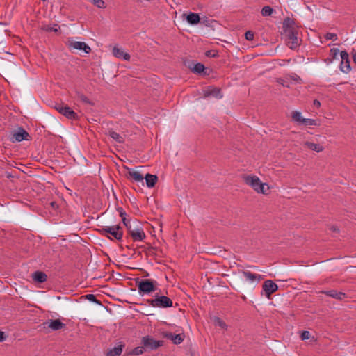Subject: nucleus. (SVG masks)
I'll use <instances>...</instances> for the list:
<instances>
[{"label": "nucleus", "instance_id": "412c9836", "mask_svg": "<svg viewBox=\"0 0 356 356\" xmlns=\"http://www.w3.org/2000/svg\"><path fill=\"white\" fill-rule=\"evenodd\" d=\"M145 179L146 181V185L149 188L154 187L158 180V177L156 175L151 174H147L145 177Z\"/></svg>", "mask_w": 356, "mask_h": 356}, {"label": "nucleus", "instance_id": "6ab92c4d", "mask_svg": "<svg viewBox=\"0 0 356 356\" xmlns=\"http://www.w3.org/2000/svg\"><path fill=\"white\" fill-rule=\"evenodd\" d=\"M323 293L326 294L328 296H330L333 298L337 299V300H343L346 297V294L341 291H337L335 290H330L327 291H323Z\"/></svg>", "mask_w": 356, "mask_h": 356}, {"label": "nucleus", "instance_id": "6e6552de", "mask_svg": "<svg viewBox=\"0 0 356 356\" xmlns=\"http://www.w3.org/2000/svg\"><path fill=\"white\" fill-rule=\"evenodd\" d=\"M69 49L83 51L86 54H89L91 51L90 47L83 42L74 41L72 38H70L66 42Z\"/></svg>", "mask_w": 356, "mask_h": 356}, {"label": "nucleus", "instance_id": "a211bd4d", "mask_svg": "<svg viewBox=\"0 0 356 356\" xmlns=\"http://www.w3.org/2000/svg\"><path fill=\"white\" fill-rule=\"evenodd\" d=\"M242 274L246 280L250 282H259L261 280V275L252 273L250 271H243Z\"/></svg>", "mask_w": 356, "mask_h": 356}, {"label": "nucleus", "instance_id": "49530a36", "mask_svg": "<svg viewBox=\"0 0 356 356\" xmlns=\"http://www.w3.org/2000/svg\"><path fill=\"white\" fill-rule=\"evenodd\" d=\"M292 79L296 81L300 80V78L296 75V74H294L293 76H292Z\"/></svg>", "mask_w": 356, "mask_h": 356}, {"label": "nucleus", "instance_id": "aec40b11", "mask_svg": "<svg viewBox=\"0 0 356 356\" xmlns=\"http://www.w3.org/2000/svg\"><path fill=\"white\" fill-rule=\"evenodd\" d=\"M129 177L136 182H141L143 184V176L138 171L129 170L128 172Z\"/></svg>", "mask_w": 356, "mask_h": 356}, {"label": "nucleus", "instance_id": "a878e982", "mask_svg": "<svg viewBox=\"0 0 356 356\" xmlns=\"http://www.w3.org/2000/svg\"><path fill=\"white\" fill-rule=\"evenodd\" d=\"M118 211H119V214H120V216L122 218V220L123 222V224L126 226V227L127 226H129V225H130L131 223H132L130 220L127 219L126 218L127 216V213L126 212L122 209H118Z\"/></svg>", "mask_w": 356, "mask_h": 356}, {"label": "nucleus", "instance_id": "c85d7f7f", "mask_svg": "<svg viewBox=\"0 0 356 356\" xmlns=\"http://www.w3.org/2000/svg\"><path fill=\"white\" fill-rule=\"evenodd\" d=\"M92 3L95 6L99 8H104L106 7L105 2L103 0H88Z\"/></svg>", "mask_w": 356, "mask_h": 356}, {"label": "nucleus", "instance_id": "7ed1b4c3", "mask_svg": "<svg viewBox=\"0 0 356 356\" xmlns=\"http://www.w3.org/2000/svg\"><path fill=\"white\" fill-rule=\"evenodd\" d=\"M99 232L102 235L118 241H120L123 236L122 228L118 225L113 226H103L99 229Z\"/></svg>", "mask_w": 356, "mask_h": 356}, {"label": "nucleus", "instance_id": "b1692460", "mask_svg": "<svg viewBox=\"0 0 356 356\" xmlns=\"http://www.w3.org/2000/svg\"><path fill=\"white\" fill-rule=\"evenodd\" d=\"M340 70L343 73H348L351 70L349 59L341 60L340 63Z\"/></svg>", "mask_w": 356, "mask_h": 356}, {"label": "nucleus", "instance_id": "0eeeda50", "mask_svg": "<svg viewBox=\"0 0 356 356\" xmlns=\"http://www.w3.org/2000/svg\"><path fill=\"white\" fill-rule=\"evenodd\" d=\"M156 281L152 280H143L138 283V289L140 294H148L155 291Z\"/></svg>", "mask_w": 356, "mask_h": 356}, {"label": "nucleus", "instance_id": "58836bf2", "mask_svg": "<svg viewBox=\"0 0 356 356\" xmlns=\"http://www.w3.org/2000/svg\"><path fill=\"white\" fill-rule=\"evenodd\" d=\"M206 56H208V57H217L218 56V54L213 51H207L206 52Z\"/></svg>", "mask_w": 356, "mask_h": 356}, {"label": "nucleus", "instance_id": "72a5a7b5", "mask_svg": "<svg viewBox=\"0 0 356 356\" xmlns=\"http://www.w3.org/2000/svg\"><path fill=\"white\" fill-rule=\"evenodd\" d=\"M310 332L309 331H303L301 333L300 338L302 340H307L310 338Z\"/></svg>", "mask_w": 356, "mask_h": 356}, {"label": "nucleus", "instance_id": "f704fd0d", "mask_svg": "<svg viewBox=\"0 0 356 356\" xmlns=\"http://www.w3.org/2000/svg\"><path fill=\"white\" fill-rule=\"evenodd\" d=\"M245 37L248 40H252L254 39V33L251 31H248L245 33Z\"/></svg>", "mask_w": 356, "mask_h": 356}, {"label": "nucleus", "instance_id": "2eb2a0df", "mask_svg": "<svg viewBox=\"0 0 356 356\" xmlns=\"http://www.w3.org/2000/svg\"><path fill=\"white\" fill-rule=\"evenodd\" d=\"M112 53L115 58L123 59L124 60H129L131 58L128 53L124 52L122 49L116 46L113 48Z\"/></svg>", "mask_w": 356, "mask_h": 356}, {"label": "nucleus", "instance_id": "1a4fd4ad", "mask_svg": "<svg viewBox=\"0 0 356 356\" xmlns=\"http://www.w3.org/2000/svg\"><path fill=\"white\" fill-rule=\"evenodd\" d=\"M292 119L299 124L305 126H313L318 124L316 120L302 117L301 113H293Z\"/></svg>", "mask_w": 356, "mask_h": 356}, {"label": "nucleus", "instance_id": "5701e85b", "mask_svg": "<svg viewBox=\"0 0 356 356\" xmlns=\"http://www.w3.org/2000/svg\"><path fill=\"white\" fill-rule=\"evenodd\" d=\"M186 19L191 24H197L200 22V17L197 13H191L187 15Z\"/></svg>", "mask_w": 356, "mask_h": 356}, {"label": "nucleus", "instance_id": "79ce46f5", "mask_svg": "<svg viewBox=\"0 0 356 356\" xmlns=\"http://www.w3.org/2000/svg\"><path fill=\"white\" fill-rule=\"evenodd\" d=\"M56 26H57V25H55L54 27L47 26L45 29L47 31L56 32V31H58Z\"/></svg>", "mask_w": 356, "mask_h": 356}, {"label": "nucleus", "instance_id": "f3484780", "mask_svg": "<svg viewBox=\"0 0 356 356\" xmlns=\"http://www.w3.org/2000/svg\"><path fill=\"white\" fill-rule=\"evenodd\" d=\"M124 347V344L119 343L113 348L108 350L106 352V356H120L122 353Z\"/></svg>", "mask_w": 356, "mask_h": 356}, {"label": "nucleus", "instance_id": "4be33fe9", "mask_svg": "<svg viewBox=\"0 0 356 356\" xmlns=\"http://www.w3.org/2000/svg\"><path fill=\"white\" fill-rule=\"evenodd\" d=\"M47 275L40 271H36L33 274V279L39 283H42L47 280Z\"/></svg>", "mask_w": 356, "mask_h": 356}, {"label": "nucleus", "instance_id": "a18cd8bd", "mask_svg": "<svg viewBox=\"0 0 356 356\" xmlns=\"http://www.w3.org/2000/svg\"><path fill=\"white\" fill-rule=\"evenodd\" d=\"M87 298H88V300H92V301H93V300H95V296H94V295H92V294H88V295H87Z\"/></svg>", "mask_w": 356, "mask_h": 356}, {"label": "nucleus", "instance_id": "9d476101", "mask_svg": "<svg viewBox=\"0 0 356 356\" xmlns=\"http://www.w3.org/2000/svg\"><path fill=\"white\" fill-rule=\"evenodd\" d=\"M29 134L26 131L22 128H19L17 131H14L10 140L13 143L21 142L22 140H29Z\"/></svg>", "mask_w": 356, "mask_h": 356}, {"label": "nucleus", "instance_id": "de8ad7c7", "mask_svg": "<svg viewBox=\"0 0 356 356\" xmlns=\"http://www.w3.org/2000/svg\"><path fill=\"white\" fill-rule=\"evenodd\" d=\"M353 60L356 64V53L353 54Z\"/></svg>", "mask_w": 356, "mask_h": 356}, {"label": "nucleus", "instance_id": "4468645a", "mask_svg": "<svg viewBox=\"0 0 356 356\" xmlns=\"http://www.w3.org/2000/svg\"><path fill=\"white\" fill-rule=\"evenodd\" d=\"M44 325L45 327H48L54 331L61 330L65 327V324L62 323L59 319L47 321L44 323Z\"/></svg>", "mask_w": 356, "mask_h": 356}, {"label": "nucleus", "instance_id": "2f4dec72", "mask_svg": "<svg viewBox=\"0 0 356 356\" xmlns=\"http://www.w3.org/2000/svg\"><path fill=\"white\" fill-rule=\"evenodd\" d=\"M64 116L70 120H76L79 118V113H63Z\"/></svg>", "mask_w": 356, "mask_h": 356}, {"label": "nucleus", "instance_id": "c9c22d12", "mask_svg": "<svg viewBox=\"0 0 356 356\" xmlns=\"http://www.w3.org/2000/svg\"><path fill=\"white\" fill-rule=\"evenodd\" d=\"M79 99L83 102V103H86V104H92L91 102L89 100V99L84 95H80L79 96Z\"/></svg>", "mask_w": 356, "mask_h": 356}, {"label": "nucleus", "instance_id": "f257e3e1", "mask_svg": "<svg viewBox=\"0 0 356 356\" xmlns=\"http://www.w3.org/2000/svg\"><path fill=\"white\" fill-rule=\"evenodd\" d=\"M243 179L245 184L251 187L256 193L267 195L270 187L267 183H263L260 179L254 175H245Z\"/></svg>", "mask_w": 356, "mask_h": 356}, {"label": "nucleus", "instance_id": "bb28decb", "mask_svg": "<svg viewBox=\"0 0 356 356\" xmlns=\"http://www.w3.org/2000/svg\"><path fill=\"white\" fill-rule=\"evenodd\" d=\"M273 9L269 6H264L261 9V15L264 17L270 16L273 14Z\"/></svg>", "mask_w": 356, "mask_h": 356}, {"label": "nucleus", "instance_id": "20e7f679", "mask_svg": "<svg viewBox=\"0 0 356 356\" xmlns=\"http://www.w3.org/2000/svg\"><path fill=\"white\" fill-rule=\"evenodd\" d=\"M127 228L134 241H143L145 238L146 235L142 226L136 221L129 225Z\"/></svg>", "mask_w": 356, "mask_h": 356}, {"label": "nucleus", "instance_id": "473e14b6", "mask_svg": "<svg viewBox=\"0 0 356 356\" xmlns=\"http://www.w3.org/2000/svg\"><path fill=\"white\" fill-rule=\"evenodd\" d=\"M325 38L327 40H336L337 39V35L335 33H327Z\"/></svg>", "mask_w": 356, "mask_h": 356}, {"label": "nucleus", "instance_id": "7c9ffc66", "mask_svg": "<svg viewBox=\"0 0 356 356\" xmlns=\"http://www.w3.org/2000/svg\"><path fill=\"white\" fill-rule=\"evenodd\" d=\"M213 322H214L215 325L219 326L222 328H226L225 323L223 321H222L220 318L214 317Z\"/></svg>", "mask_w": 356, "mask_h": 356}, {"label": "nucleus", "instance_id": "ea45409f", "mask_svg": "<svg viewBox=\"0 0 356 356\" xmlns=\"http://www.w3.org/2000/svg\"><path fill=\"white\" fill-rule=\"evenodd\" d=\"M276 82L283 86L289 87V85L286 84L285 81L282 78L277 79Z\"/></svg>", "mask_w": 356, "mask_h": 356}, {"label": "nucleus", "instance_id": "39448f33", "mask_svg": "<svg viewBox=\"0 0 356 356\" xmlns=\"http://www.w3.org/2000/svg\"><path fill=\"white\" fill-rule=\"evenodd\" d=\"M295 134L296 140L309 149L314 151L317 153L321 152L324 150V147L321 145L313 143L311 140H306V134L295 133Z\"/></svg>", "mask_w": 356, "mask_h": 356}, {"label": "nucleus", "instance_id": "f03ea898", "mask_svg": "<svg viewBox=\"0 0 356 356\" xmlns=\"http://www.w3.org/2000/svg\"><path fill=\"white\" fill-rule=\"evenodd\" d=\"M288 22H290L289 19L285 20L284 22V25L287 26L284 29L285 40L287 46L290 49H294L300 45V40L298 38L296 30H295L293 27L289 26L287 24Z\"/></svg>", "mask_w": 356, "mask_h": 356}, {"label": "nucleus", "instance_id": "4c0bfd02", "mask_svg": "<svg viewBox=\"0 0 356 356\" xmlns=\"http://www.w3.org/2000/svg\"><path fill=\"white\" fill-rule=\"evenodd\" d=\"M341 60H346L349 59V55L346 51H342L340 53Z\"/></svg>", "mask_w": 356, "mask_h": 356}, {"label": "nucleus", "instance_id": "c756f323", "mask_svg": "<svg viewBox=\"0 0 356 356\" xmlns=\"http://www.w3.org/2000/svg\"><path fill=\"white\" fill-rule=\"evenodd\" d=\"M204 70V66L203 64L198 63L195 64L193 68V71L196 73H201Z\"/></svg>", "mask_w": 356, "mask_h": 356}, {"label": "nucleus", "instance_id": "a19ab883", "mask_svg": "<svg viewBox=\"0 0 356 356\" xmlns=\"http://www.w3.org/2000/svg\"><path fill=\"white\" fill-rule=\"evenodd\" d=\"M321 103L318 100L315 99L313 102V109H318L320 108Z\"/></svg>", "mask_w": 356, "mask_h": 356}, {"label": "nucleus", "instance_id": "c03bdc74", "mask_svg": "<svg viewBox=\"0 0 356 356\" xmlns=\"http://www.w3.org/2000/svg\"><path fill=\"white\" fill-rule=\"evenodd\" d=\"M331 52L333 53L334 58H336V56L339 54V50L337 49H332Z\"/></svg>", "mask_w": 356, "mask_h": 356}, {"label": "nucleus", "instance_id": "ddd939ff", "mask_svg": "<svg viewBox=\"0 0 356 356\" xmlns=\"http://www.w3.org/2000/svg\"><path fill=\"white\" fill-rule=\"evenodd\" d=\"M163 336L172 341L175 344H180L184 339L185 335L183 333L174 334L169 332H163Z\"/></svg>", "mask_w": 356, "mask_h": 356}, {"label": "nucleus", "instance_id": "dca6fc26", "mask_svg": "<svg viewBox=\"0 0 356 356\" xmlns=\"http://www.w3.org/2000/svg\"><path fill=\"white\" fill-rule=\"evenodd\" d=\"M204 96L205 97H214L216 98H222V95L221 93V90L218 88L216 87H209L204 90Z\"/></svg>", "mask_w": 356, "mask_h": 356}, {"label": "nucleus", "instance_id": "9b49d317", "mask_svg": "<svg viewBox=\"0 0 356 356\" xmlns=\"http://www.w3.org/2000/svg\"><path fill=\"white\" fill-rule=\"evenodd\" d=\"M142 342L145 346L149 348L152 350H155L163 345V341L155 340L149 336L143 337Z\"/></svg>", "mask_w": 356, "mask_h": 356}, {"label": "nucleus", "instance_id": "e433bc0d", "mask_svg": "<svg viewBox=\"0 0 356 356\" xmlns=\"http://www.w3.org/2000/svg\"><path fill=\"white\" fill-rule=\"evenodd\" d=\"M54 109H56L57 111H72L69 107H65L63 109L60 106L56 104L54 107Z\"/></svg>", "mask_w": 356, "mask_h": 356}, {"label": "nucleus", "instance_id": "37998d69", "mask_svg": "<svg viewBox=\"0 0 356 356\" xmlns=\"http://www.w3.org/2000/svg\"><path fill=\"white\" fill-rule=\"evenodd\" d=\"M6 339L5 334L3 332L0 331V342L3 341Z\"/></svg>", "mask_w": 356, "mask_h": 356}, {"label": "nucleus", "instance_id": "393cba45", "mask_svg": "<svg viewBox=\"0 0 356 356\" xmlns=\"http://www.w3.org/2000/svg\"><path fill=\"white\" fill-rule=\"evenodd\" d=\"M109 136L115 141L122 143L124 142V138L121 135H120L118 133L110 131L108 134Z\"/></svg>", "mask_w": 356, "mask_h": 356}, {"label": "nucleus", "instance_id": "cd10ccee", "mask_svg": "<svg viewBox=\"0 0 356 356\" xmlns=\"http://www.w3.org/2000/svg\"><path fill=\"white\" fill-rule=\"evenodd\" d=\"M144 353V348L142 346H138L134 348L130 353V355H139Z\"/></svg>", "mask_w": 356, "mask_h": 356}, {"label": "nucleus", "instance_id": "f8f14e48", "mask_svg": "<svg viewBox=\"0 0 356 356\" xmlns=\"http://www.w3.org/2000/svg\"><path fill=\"white\" fill-rule=\"evenodd\" d=\"M263 291L265 293V296L270 298L271 295L275 293L278 289V286L274 283L272 280H266L264 282L263 286Z\"/></svg>", "mask_w": 356, "mask_h": 356}, {"label": "nucleus", "instance_id": "423d86ee", "mask_svg": "<svg viewBox=\"0 0 356 356\" xmlns=\"http://www.w3.org/2000/svg\"><path fill=\"white\" fill-rule=\"evenodd\" d=\"M148 302L154 307L166 308L172 306V300L165 296L156 295L155 298L149 300Z\"/></svg>", "mask_w": 356, "mask_h": 356}]
</instances>
